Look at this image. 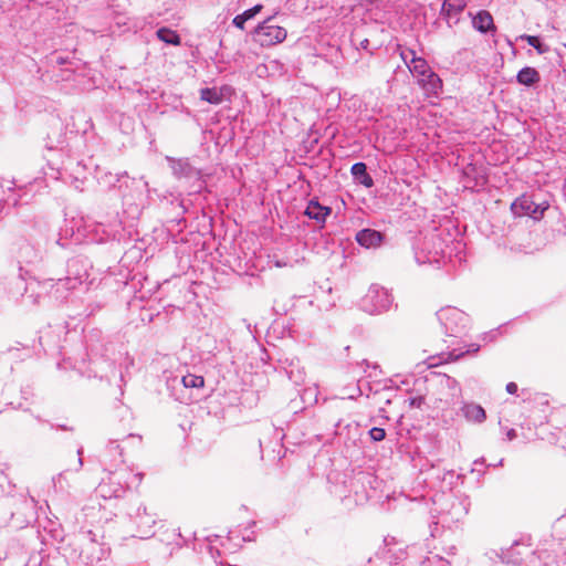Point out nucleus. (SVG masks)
Segmentation results:
<instances>
[{
  "label": "nucleus",
  "mask_w": 566,
  "mask_h": 566,
  "mask_svg": "<svg viewBox=\"0 0 566 566\" xmlns=\"http://www.w3.org/2000/svg\"><path fill=\"white\" fill-rule=\"evenodd\" d=\"M143 480V473H133L129 468L123 467L111 471L98 486L99 494L105 499L120 497L126 490L137 488Z\"/></svg>",
  "instance_id": "obj_1"
},
{
  "label": "nucleus",
  "mask_w": 566,
  "mask_h": 566,
  "mask_svg": "<svg viewBox=\"0 0 566 566\" xmlns=\"http://www.w3.org/2000/svg\"><path fill=\"white\" fill-rule=\"evenodd\" d=\"M392 303L391 294L379 285H371L360 300V308L368 314H380L389 310Z\"/></svg>",
  "instance_id": "obj_2"
},
{
  "label": "nucleus",
  "mask_w": 566,
  "mask_h": 566,
  "mask_svg": "<svg viewBox=\"0 0 566 566\" xmlns=\"http://www.w3.org/2000/svg\"><path fill=\"white\" fill-rule=\"evenodd\" d=\"M437 316L450 336L461 335L469 325L468 315L457 307H443L437 313Z\"/></svg>",
  "instance_id": "obj_3"
},
{
  "label": "nucleus",
  "mask_w": 566,
  "mask_h": 566,
  "mask_svg": "<svg viewBox=\"0 0 566 566\" xmlns=\"http://www.w3.org/2000/svg\"><path fill=\"white\" fill-rule=\"evenodd\" d=\"M272 17L259 23L254 29L255 41L262 46H272L282 43L287 35L283 27L272 24Z\"/></svg>",
  "instance_id": "obj_4"
},
{
  "label": "nucleus",
  "mask_w": 566,
  "mask_h": 566,
  "mask_svg": "<svg viewBox=\"0 0 566 566\" xmlns=\"http://www.w3.org/2000/svg\"><path fill=\"white\" fill-rule=\"evenodd\" d=\"M548 207L547 201L535 202L532 197L523 195L512 202L511 211L515 217L528 216L534 220H541Z\"/></svg>",
  "instance_id": "obj_5"
},
{
  "label": "nucleus",
  "mask_w": 566,
  "mask_h": 566,
  "mask_svg": "<svg viewBox=\"0 0 566 566\" xmlns=\"http://www.w3.org/2000/svg\"><path fill=\"white\" fill-rule=\"evenodd\" d=\"M75 283L76 279L73 280L70 277L60 279L55 284L53 283V280H48L44 282L30 283L25 290L27 293H30L28 297H33L35 295L33 303L38 304V297H40L42 294L49 293L53 287H55L56 292H59L61 289H73Z\"/></svg>",
  "instance_id": "obj_6"
},
{
  "label": "nucleus",
  "mask_w": 566,
  "mask_h": 566,
  "mask_svg": "<svg viewBox=\"0 0 566 566\" xmlns=\"http://www.w3.org/2000/svg\"><path fill=\"white\" fill-rule=\"evenodd\" d=\"M132 520L137 528L136 536L139 538H148L154 534V525L156 523L154 516L149 514L145 506H138Z\"/></svg>",
  "instance_id": "obj_7"
},
{
  "label": "nucleus",
  "mask_w": 566,
  "mask_h": 566,
  "mask_svg": "<svg viewBox=\"0 0 566 566\" xmlns=\"http://www.w3.org/2000/svg\"><path fill=\"white\" fill-rule=\"evenodd\" d=\"M169 167L172 170V174L178 179H198L200 172L197 168H195L187 158L176 159L174 157H166Z\"/></svg>",
  "instance_id": "obj_8"
},
{
  "label": "nucleus",
  "mask_w": 566,
  "mask_h": 566,
  "mask_svg": "<svg viewBox=\"0 0 566 566\" xmlns=\"http://www.w3.org/2000/svg\"><path fill=\"white\" fill-rule=\"evenodd\" d=\"M416 80L427 95H438L442 88L441 78L432 70Z\"/></svg>",
  "instance_id": "obj_9"
},
{
  "label": "nucleus",
  "mask_w": 566,
  "mask_h": 566,
  "mask_svg": "<svg viewBox=\"0 0 566 566\" xmlns=\"http://www.w3.org/2000/svg\"><path fill=\"white\" fill-rule=\"evenodd\" d=\"M356 241L366 249L377 248L381 244L382 234L374 229H363L357 232Z\"/></svg>",
  "instance_id": "obj_10"
},
{
  "label": "nucleus",
  "mask_w": 566,
  "mask_h": 566,
  "mask_svg": "<svg viewBox=\"0 0 566 566\" xmlns=\"http://www.w3.org/2000/svg\"><path fill=\"white\" fill-rule=\"evenodd\" d=\"M461 413L470 422L482 423L486 419L485 410L475 402H463Z\"/></svg>",
  "instance_id": "obj_11"
},
{
  "label": "nucleus",
  "mask_w": 566,
  "mask_h": 566,
  "mask_svg": "<svg viewBox=\"0 0 566 566\" xmlns=\"http://www.w3.org/2000/svg\"><path fill=\"white\" fill-rule=\"evenodd\" d=\"M331 208L322 206L317 200H311L306 207L305 214L318 223H324L331 213Z\"/></svg>",
  "instance_id": "obj_12"
},
{
  "label": "nucleus",
  "mask_w": 566,
  "mask_h": 566,
  "mask_svg": "<svg viewBox=\"0 0 566 566\" xmlns=\"http://www.w3.org/2000/svg\"><path fill=\"white\" fill-rule=\"evenodd\" d=\"M474 29L482 33H486L488 31L494 29L493 18L490 12L485 10H481L473 17L472 20Z\"/></svg>",
  "instance_id": "obj_13"
},
{
  "label": "nucleus",
  "mask_w": 566,
  "mask_h": 566,
  "mask_svg": "<svg viewBox=\"0 0 566 566\" xmlns=\"http://www.w3.org/2000/svg\"><path fill=\"white\" fill-rule=\"evenodd\" d=\"M465 6L467 2L464 0H444L442 13H444L448 19L455 18V21H458V14L464 10Z\"/></svg>",
  "instance_id": "obj_14"
},
{
  "label": "nucleus",
  "mask_w": 566,
  "mask_h": 566,
  "mask_svg": "<svg viewBox=\"0 0 566 566\" xmlns=\"http://www.w3.org/2000/svg\"><path fill=\"white\" fill-rule=\"evenodd\" d=\"M516 80L522 85L532 86L539 82V73L534 67L525 66L517 73Z\"/></svg>",
  "instance_id": "obj_15"
},
{
  "label": "nucleus",
  "mask_w": 566,
  "mask_h": 566,
  "mask_svg": "<svg viewBox=\"0 0 566 566\" xmlns=\"http://www.w3.org/2000/svg\"><path fill=\"white\" fill-rule=\"evenodd\" d=\"M262 8V4H255L254 7L245 10L243 13L235 15L232 20V24L240 30H244L245 22L260 13Z\"/></svg>",
  "instance_id": "obj_16"
},
{
  "label": "nucleus",
  "mask_w": 566,
  "mask_h": 566,
  "mask_svg": "<svg viewBox=\"0 0 566 566\" xmlns=\"http://www.w3.org/2000/svg\"><path fill=\"white\" fill-rule=\"evenodd\" d=\"M440 386L442 388H447L448 390H450V395L452 398H457V399L461 398L462 389L457 379H454L448 375H443L440 377Z\"/></svg>",
  "instance_id": "obj_17"
},
{
  "label": "nucleus",
  "mask_w": 566,
  "mask_h": 566,
  "mask_svg": "<svg viewBox=\"0 0 566 566\" xmlns=\"http://www.w3.org/2000/svg\"><path fill=\"white\" fill-rule=\"evenodd\" d=\"M156 34L160 41H163L167 44L180 45V43H181V39H180L179 34L171 29L160 28L157 30Z\"/></svg>",
  "instance_id": "obj_18"
},
{
  "label": "nucleus",
  "mask_w": 566,
  "mask_h": 566,
  "mask_svg": "<svg viewBox=\"0 0 566 566\" xmlns=\"http://www.w3.org/2000/svg\"><path fill=\"white\" fill-rule=\"evenodd\" d=\"M200 98L213 105H218L222 102V94L216 87H206L200 91Z\"/></svg>",
  "instance_id": "obj_19"
},
{
  "label": "nucleus",
  "mask_w": 566,
  "mask_h": 566,
  "mask_svg": "<svg viewBox=\"0 0 566 566\" xmlns=\"http://www.w3.org/2000/svg\"><path fill=\"white\" fill-rule=\"evenodd\" d=\"M410 73L415 78H418L419 76H424L426 73L431 71V67L429 66L428 62L419 57L410 67H408Z\"/></svg>",
  "instance_id": "obj_20"
},
{
  "label": "nucleus",
  "mask_w": 566,
  "mask_h": 566,
  "mask_svg": "<svg viewBox=\"0 0 566 566\" xmlns=\"http://www.w3.org/2000/svg\"><path fill=\"white\" fill-rule=\"evenodd\" d=\"M520 39L526 41L531 46H533L537 51L538 54H544L549 51V46L542 43L538 36L523 34L520 36Z\"/></svg>",
  "instance_id": "obj_21"
},
{
  "label": "nucleus",
  "mask_w": 566,
  "mask_h": 566,
  "mask_svg": "<svg viewBox=\"0 0 566 566\" xmlns=\"http://www.w3.org/2000/svg\"><path fill=\"white\" fill-rule=\"evenodd\" d=\"M181 382L186 388H201L205 380L202 376L188 374L181 378Z\"/></svg>",
  "instance_id": "obj_22"
},
{
  "label": "nucleus",
  "mask_w": 566,
  "mask_h": 566,
  "mask_svg": "<svg viewBox=\"0 0 566 566\" xmlns=\"http://www.w3.org/2000/svg\"><path fill=\"white\" fill-rule=\"evenodd\" d=\"M400 56L407 67H410L419 59L413 50L407 48L400 51Z\"/></svg>",
  "instance_id": "obj_23"
},
{
  "label": "nucleus",
  "mask_w": 566,
  "mask_h": 566,
  "mask_svg": "<svg viewBox=\"0 0 566 566\" xmlns=\"http://www.w3.org/2000/svg\"><path fill=\"white\" fill-rule=\"evenodd\" d=\"M106 452L108 455H113L114 453H118L119 462H123V449L117 443V440H111L106 447Z\"/></svg>",
  "instance_id": "obj_24"
},
{
  "label": "nucleus",
  "mask_w": 566,
  "mask_h": 566,
  "mask_svg": "<svg viewBox=\"0 0 566 566\" xmlns=\"http://www.w3.org/2000/svg\"><path fill=\"white\" fill-rule=\"evenodd\" d=\"M350 171L356 179H360L367 174V167L364 163H356L352 166Z\"/></svg>",
  "instance_id": "obj_25"
},
{
  "label": "nucleus",
  "mask_w": 566,
  "mask_h": 566,
  "mask_svg": "<svg viewBox=\"0 0 566 566\" xmlns=\"http://www.w3.org/2000/svg\"><path fill=\"white\" fill-rule=\"evenodd\" d=\"M369 437L373 441H381L386 437V431L382 428L374 427L369 430Z\"/></svg>",
  "instance_id": "obj_26"
},
{
  "label": "nucleus",
  "mask_w": 566,
  "mask_h": 566,
  "mask_svg": "<svg viewBox=\"0 0 566 566\" xmlns=\"http://www.w3.org/2000/svg\"><path fill=\"white\" fill-rule=\"evenodd\" d=\"M427 566H450V564L443 558L433 557L432 559L428 560Z\"/></svg>",
  "instance_id": "obj_27"
},
{
  "label": "nucleus",
  "mask_w": 566,
  "mask_h": 566,
  "mask_svg": "<svg viewBox=\"0 0 566 566\" xmlns=\"http://www.w3.org/2000/svg\"><path fill=\"white\" fill-rule=\"evenodd\" d=\"M290 379H292L296 385H301L304 381L302 373L297 370L295 374L293 369L290 371Z\"/></svg>",
  "instance_id": "obj_28"
},
{
  "label": "nucleus",
  "mask_w": 566,
  "mask_h": 566,
  "mask_svg": "<svg viewBox=\"0 0 566 566\" xmlns=\"http://www.w3.org/2000/svg\"><path fill=\"white\" fill-rule=\"evenodd\" d=\"M465 353L464 352H458L457 349H453L452 352H449L447 354L446 361H453L462 357Z\"/></svg>",
  "instance_id": "obj_29"
},
{
  "label": "nucleus",
  "mask_w": 566,
  "mask_h": 566,
  "mask_svg": "<svg viewBox=\"0 0 566 566\" xmlns=\"http://www.w3.org/2000/svg\"><path fill=\"white\" fill-rule=\"evenodd\" d=\"M358 180H359V182H360L361 185H364V186H365V187H367V188H369V187H371V186L374 185L373 178H371L368 174H366L365 176H363V177H361L360 179H358Z\"/></svg>",
  "instance_id": "obj_30"
},
{
  "label": "nucleus",
  "mask_w": 566,
  "mask_h": 566,
  "mask_svg": "<svg viewBox=\"0 0 566 566\" xmlns=\"http://www.w3.org/2000/svg\"><path fill=\"white\" fill-rule=\"evenodd\" d=\"M408 401H409V405L411 407H418L419 408L421 406V403H422V398L421 397H412Z\"/></svg>",
  "instance_id": "obj_31"
},
{
  "label": "nucleus",
  "mask_w": 566,
  "mask_h": 566,
  "mask_svg": "<svg viewBox=\"0 0 566 566\" xmlns=\"http://www.w3.org/2000/svg\"><path fill=\"white\" fill-rule=\"evenodd\" d=\"M506 391H507L509 394H511V395L516 394V391H517V385H516L515 382H509V384L506 385Z\"/></svg>",
  "instance_id": "obj_32"
},
{
  "label": "nucleus",
  "mask_w": 566,
  "mask_h": 566,
  "mask_svg": "<svg viewBox=\"0 0 566 566\" xmlns=\"http://www.w3.org/2000/svg\"><path fill=\"white\" fill-rule=\"evenodd\" d=\"M505 436L509 441H512L517 437L516 431L514 429L506 430Z\"/></svg>",
  "instance_id": "obj_33"
},
{
  "label": "nucleus",
  "mask_w": 566,
  "mask_h": 566,
  "mask_svg": "<svg viewBox=\"0 0 566 566\" xmlns=\"http://www.w3.org/2000/svg\"><path fill=\"white\" fill-rule=\"evenodd\" d=\"M82 454H83V448L81 447L77 450L78 459H77V468H76V470H80L82 468V465H83Z\"/></svg>",
  "instance_id": "obj_34"
},
{
  "label": "nucleus",
  "mask_w": 566,
  "mask_h": 566,
  "mask_svg": "<svg viewBox=\"0 0 566 566\" xmlns=\"http://www.w3.org/2000/svg\"><path fill=\"white\" fill-rule=\"evenodd\" d=\"M24 251H25V252H32V254H33V258H29V259H27V262H32V261H33V259H34V258H36V252H35V251H33V249H32V248H30L29 245L24 247Z\"/></svg>",
  "instance_id": "obj_35"
},
{
  "label": "nucleus",
  "mask_w": 566,
  "mask_h": 566,
  "mask_svg": "<svg viewBox=\"0 0 566 566\" xmlns=\"http://www.w3.org/2000/svg\"><path fill=\"white\" fill-rule=\"evenodd\" d=\"M275 265H276L277 268H284V266H292V263L286 262V261L277 260V261H275Z\"/></svg>",
  "instance_id": "obj_36"
},
{
  "label": "nucleus",
  "mask_w": 566,
  "mask_h": 566,
  "mask_svg": "<svg viewBox=\"0 0 566 566\" xmlns=\"http://www.w3.org/2000/svg\"><path fill=\"white\" fill-rule=\"evenodd\" d=\"M360 395H361V390L359 388H356V394L348 395V398L354 399V398H356L357 396H360Z\"/></svg>",
  "instance_id": "obj_37"
},
{
  "label": "nucleus",
  "mask_w": 566,
  "mask_h": 566,
  "mask_svg": "<svg viewBox=\"0 0 566 566\" xmlns=\"http://www.w3.org/2000/svg\"><path fill=\"white\" fill-rule=\"evenodd\" d=\"M129 439H134V440H137L138 443H140L142 441V438L139 436H135V434H129L128 436Z\"/></svg>",
  "instance_id": "obj_38"
},
{
  "label": "nucleus",
  "mask_w": 566,
  "mask_h": 566,
  "mask_svg": "<svg viewBox=\"0 0 566 566\" xmlns=\"http://www.w3.org/2000/svg\"><path fill=\"white\" fill-rule=\"evenodd\" d=\"M369 44V41L367 39H365L364 41H361L360 45L364 48V49H367Z\"/></svg>",
  "instance_id": "obj_39"
},
{
  "label": "nucleus",
  "mask_w": 566,
  "mask_h": 566,
  "mask_svg": "<svg viewBox=\"0 0 566 566\" xmlns=\"http://www.w3.org/2000/svg\"><path fill=\"white\" fill-rule=\"evenodd\" d=\"M479 347H474V345H472L465 353H470V352H478Z\"/></svg>",
  "instance_id": "obj_40"
},
{
  "label": "nucleus",
  "mask_w": 566,
  "mask_h": 566,
  "mask_svg": "<svg viewBox=\"0 0 566 566\" xmlns=\"http://www.w3.org/2000/svg\"><path fill=\"white\" fill-rule=\"evenodd\" d=\"M361 365H365L366 367H369V363L367 360H365V359L361 361Z\"/></svg>",
  "instance_id": "obj_41"
},
{
  "label": "nucleus",
  "mask_w": 566,
  "mask_h": 566,
  "mask_svg": "<svg viewBox=\"0 0 566 566\" xmlns=\"http://www.w3.org/2000/svg\"><path fill=\"white\" fill-rule=\"evenodd\" d=\"M483 461H484L483 459H481V460H475V461H474V464H481V463H483Z\"/></svg>",
  "instance_id": "obj_42"
}]
</instances>
